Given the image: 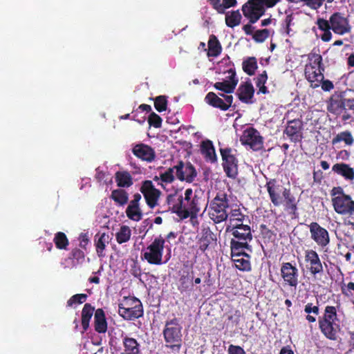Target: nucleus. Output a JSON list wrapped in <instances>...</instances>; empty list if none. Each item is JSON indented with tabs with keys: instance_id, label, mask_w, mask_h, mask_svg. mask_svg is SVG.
<instances>
[{
	"instance_id": "nucleus-8",
	"label": "nucleus",
	"mask_w": 354,
	"mask_h": 354,
	"mask_svg": "<svg viewBox=\"0 0 354 354\" xmlns=\"http://www.w3.org/2000/svg\"><path fill=\"white\" fill-rule=\"evenodd\" d=\"M118 313L126 320H134L143 316V307L136 297L126 298L124 304L119 305Z\"/></svg>"
},
{
	"instance_id": "nucleus-4",
	"label": "nucleus",
	"mask_w": 354,
	"mask_h": 354,
	"mask_svg": "<svg viewBox=\"0 0 354 354\" xmlns=\"http://www.w3.org/2000/svg\"><path fill=\"white\" fill-rule=\"evenodd\" d=\"M330 194L335 212L339 215H348L351 218L348 224L354 230V201L351 196L346 194L341 186L333 187Z\"/></svg>"
},
{
	"instance_id": "nucleus-21",
	"label": "nucleus",
	"mask_w": 354,
	"mask_h": 354,
	"mask_svg": "<svg viewBox=\"0 0 354 354\" xmlns=\"http://www.w3.org/2000/svg\"><path fill=\"white\" fill-rule=\"evenodd\" d=\"M216 242V237L209 227H203L199 236H197L196 244L198 250L201 254H204L206 250L213 247Z\"/></svg>"
},
{
	"instance_id": "nucleus-20",
	"label": "nucleus",
	"mask_w": 354,
	"mask_h": 354,
	"mask_svg": "<svg viewBox=\"0 0 354 354\" xmlns=\"http://www.w3.org/2000/svg\"><path fill=\"white\" fill-rule=\"evenodd\" d=\"M176 169V176L180 181L192 183L197 176L195 167L190 163H184L182 160L174 166Z\"/></svg>"
},
{
	"instance_id": "nucleus-9",
	"label": "nucleus",
	"mask_w": 354,
	"mask_h": 354,
	"mask_svg": "<svg viewBox=\"0 0 354 354\" xmlns=\"http://www.w3.org/2000/svg\"><path fill=\"white\" fill-rule=\"evenodd\" d=\"M222 158V166L226 176L235 179L238 176V159L236 157V150L230 147L220 148Z\"/></svg>"
},
{
	"instance_id": "nucleus-49",
	"label": "nucleus",
	"mask_w": 354,
	"mask_h": 354,
	"mask_svg": "<svg viewBox=\"0 0 354 354\" xmlns=\"http://www.w3.org/2000/svg\"><path fill=\"white\" fill-rule=\"evenodd\" d=\"M176 169L173 167L168 168L164 173L160 174V180L167 184L171 183L175 180L174 172Z\"/></svg>"
},
{
	"instance_id": "nucleus-16",
	"label": "nucleus",
	"mask_w": 354,
	"mask_h": 354,
	"mask_svg": "<svg viewBox=\"0 0 354 354\" xmlns=\"http://www.w3.org/2000/svg\"><path fill=\"white\" fill-rule=\"evenodd\" d=\"M280 272L285 285L294 288L297 286L299 283V270L296 266L290 262L282 263Z\"/></svg>"
},
{
	"instance_id": "nucleus-56",
	"label": "nucleus",
	"mask_w": 354,
	"mask_h": 354,
	"mask_svg": "<svg viewBox=\"0 0 354 354\" xmlns=\"http://www.w3.org/2000/svg\"><path fill=\"white\" fill-rule=\"evenodd\" d=\"M79 241L80 247L84 250H86V245L88 244L89 242V238L87 234L81 233L79 236Z\"/></svg>"
},
{
	"instance_id": "nucleus-18",
	"label": "nucleus",
	"mask_w": 354,
	"mask_h": 354,
	"mask_svg": "<svg viewBox=\"0 0 354 354\" xmlns=\"http://www.w3.org/2000/svg\"><path fill=\"white\" fill-rule=\"evenodd\" d=\"M265 187L274 206L279 207L281 205L283 204V191L286 188L279 185L274 178L268 180Z\"/></svg>"
},
{
	"instance_id": "nucleus-46",
	"label": "nucleus",
	"mask_w": 354,
	"mask_h": 354,
	"mask_svg": "<svg viewBox=\"0 0 354 354\" xmlns=\"http://www.w3.org/2000/svg\"><path fill=\"white\" fill-rule=\"evenodd\" d=\"M235 266L238 270L243 272H248L252 269L250 258H246L245 257L236 259Z\"/></svg>"
},
{
	"instance_id": "nucleus-15",
	"label": "nucleus",
	"mask_w": 354,
	"mask_h": 354,
	"mask_svg": "<svg viewBox=\"0 0 354 354\" xmlns=\"http://www.w3.org/2000/svg\"><path fill=\"white\" fill-rule=\"evenodd\" d=\"M242 145H248L254 150H260L263 147V138L259 132L253 127H249L244 130L240 139Z\"/></svg>"
},
{
	"instance_id": "nucleus-28",
	"label": "nucleus",
	"mask_w": 354,
	"mask_h": 354,
	"mask_svg": "<svg viewBox=\"0 0 354 354\" xmlns=\"http://www.w3.org/2000/svg\"><path fill=\"white\" fill-rule=\"evenodd\" d=\"M123 351L120 354H141L140 344L133 337H122Z\"/></svg>"
},
{
	"instance_id": "nucleus-26",
	"label": "nucleus",
	"mask_w": 354,
	"mask_h": 354,
	"mask_svg": "<svg viewBox=\"0 0 354 354\" xmlns=\"http://www.w3.org/2000/svg\"><path fill=\"white\" fill-rule=\"evenodd\" d=\"M282 205H283L286 212L292 215L293 218L297 217V201L290 189H284Z\"/></svg>"
},
{
	"instance_id": "nucleus-45",
	"label": "nucleus",
	"mask_w": 354,
	"mask_h": 354,
	"mask_svg": "<svg viewBox=\"0 0 354 354\" xmlns=\"http://www.w3.org/2000/svg\"><path fill=\"white\" fill-rule=\"evenodd\" d=\"M127 216L133 221H139L142 218V212L140 207H127Z\"/></svg>"
},
{
	"instance_id": "nucleus-47",
	"label": "nucleus",
	"mask_w": 354,
	"mask_h": 354,
	"mask_svg": "<svg viewBox=\"0 0 354 354\" xmlns=\"http://www.w3.org/2000/svg\"><path fill=\"white\" fill-rule=\"evenodd\" d=\"M269 30L265 28L256 30L252 35V38L257 43H263L269 37Z\"/></svg>"
},
{
	"instance_id": "nucleus-38",
	"label": "nucleus",
	"mask_w": 354,
	"mask_h": 354,
	"mask_svg": "<svg viewBox=\"0 0 354 354\" xmlns=\"http://www.w3.org/2000/svg\"><path fill=\"white\" fill-rule=\"evenodd\" d=\"M242 16L239 10L225 13V24L230 28H234L241 24Z\"/></svg>"
},
{
	"instance_id": "nucleus-44",
	"label": "nucleus",
	"mask_w": 354,
	"mask_h": 354,
	"mask_svg": "<svg viewBox=\"0 0 354 354\" xmlns=\"http://www.w3.org/2000/svg\"><path fill=\"white\" fill-rule=\"evenodd\" d=\"M69 259L73 260L74 265L82 263L85 259V254L80 248H73L69 254Z\"/></svg>"
},
{
	"instance_id": "nucleus-31",
	"label": "nucleus",
	"mask_w": 354,
	"mask_h": 354,
	"mask_svg": "<svg viewBox=\"0 0 354 354\" xmlns=\"http://www.w3.org/2000/svg\"><path fill=\"white\" fill-rule=\"evenodd\" d=\"M94 328L98 333H105L107 330V322L102 308H97L94 313Z\"/></svg>"
},
{
	"instance_id": "nucleus-12",
	"label": "nucleus",
	"mask_w": 354,
	"mask_h": 354,
	"mask_svg": "<svg viewBox=\"0 0 354 354\" xmlns=\"http://www.w3.org/2000/svg\"><path fill=\"white\" fill-rule=\"evenodd\" d=\"M310 238L321 248H326L330 241L328 230L317 222H312L309 225Z\"/></svg>"
},
{
	"instance_id": "nucleus-53",
	"label": "nucleus",
	"mask_w": 354,
	"mask_h": 354,
	"mask_svg": "<svg viewBox=\"0 0 354 354\" xmlns=\"http://www.w3.org/2000/svg\"><path fill=\"white\" fill-rule=\"evenodd\" d=\"M268 80V75L266 71H264L262 73L259 74L255 79L256 86L259 87L261 86H264Z\"/></svg>"
},
{
	"instance_id": "nucleus-25",
	"label": "nucleus",
	"mask_w": 354,
	"mask_h": 354,
	"mask_svg": "<svg viewBox=\"0 0 354 354\" xmlns=\"http://www.w3.org/2000/svg\"><path fill=\"white\" fill-rule=\"evenodd\" d=\"M347 98H344L342 95H333L328 104V111L336 115H339L346 109Z\"/></svg>"
},
{
	"instance_id": "nucleus-62",
	"label": "nucleus",
	"mask_w": 354,
	"mask_h": 354,
	"mask_svg": "<svg viewBox=\"0 0 354 354\" xmlns=\"http://www.w3.org/2000/svg\"><path fill=\"white\" fill-rule=\"evenodd\" d=\"M252 24H248L243 26V30L247 35H253V30L254 29V27L252 26Z\"/></svg>"
},
{
	"instance_id": "nucleus-2",
	"label": "nucleus",
	"mask_w": 354,
	"mask_h": 354,
	"mask_svg": "<svg viewBox=\"0 0 354 354\" xmlns=\"http://www.w3.org/2000/svg\"><path fill=\"white\" fill-rule=\"evenodd\" d=\"M316 24L318 28L324 32L320 38L324 42H328L332 39L330 30L339 35L349 33L351 30V26L348 17L345 14L339 12L332 14L328 20L318 18Z\"/></svg>"
},
{
	"instance_id": "nucleus-52",
	"label": "nucleus",
	"mask_w": 354,
	"mask_h": 354,
	"mask_svg": "<svg viewBox=\"0 0 354 354\" xmlns=\"http://www.w3.org/2000/svg\"><path fill=\"white\" fill-rule=\"evenodd\" d=\"M290 2L299 3L303 2L306 6L313 10H317L322 7L318 0H288Z\"/></svg>"
},
{
	"instance_id": "nucleus-11",
	"label": "nucleus",
	"mask_w": 354,
	"mask_h": 354,
	"mask_svg": "<svg viewBox=\"0 0 354 354\" xmlns=\"http://www.w3.org/2000/svg\"><path fill=\"white\" fill-rule=\"evenodd\" d=\"M140 191L142 194L147 205L151 209L154 208L158 205L161 192L155 187L151 180L142 181Z\"/></svg>"
},
{
	"instance_id": "nucleus-58",
	"label": "nucleus",
	"mask_w": 354,
	"mask_h": 354,
	"mask_svg": "<svg viewBox=\"0 0 354 354\" xmlns=\"http://www.w3.org/2000/svg\"><path fill=\"white\" fill-rule=\"evenodd\" d=\"M236 0H223V14L225 13V9L234 7L236 5Z\"/></svg>"
},
{
	"instance_id": "nucleus-27",
	"label": "nucleus",
	"mask_w": 354,
	"mask_h": 354,
	"mask_svg": "<svg viewBox=\"0 0 354 354\" xmlns=\"http://www.w3.org/2000/svg\"><path fill=\"white\" fill-rule=\"evenodd\" d=\"M254 93V88L250 81L241 83L236 91L239 100L245 104H251Z\"/></svg>"
},
{
	"instance_id": "nucleus-51",
	"label": "nucleus",
	"mask_w": 354,
	"mask_h": 354,
	"mask_svg": "<svg viewBox=\"0 0 354 354\" xmlns=\"http://www.w3.org/2000/svg\"><path fill=\"white\" fill-rule=\"evenodd\" d=\"M162 120L160 116L154 112L150 113L148 118V122L150 126L155 128H160L162 125Z\"/></svg>"
},
{
	"instance_id": "nucleus-17",
	"label": "nucleus",
	"mask_w": 354,
	"mask_h": 354,
	"mask_svg": "<svg viewBox=\"0 0 354 354\" xmlns=\"http://www.w3.org/2000/svg\"><path fill=\"white\" fill-rule=\"evenodd\" d=\"M226 232H230L236 241L249 243L253 238L250 226L241 223L227 226Z\"/></svg>"
},
{
	"instance_id": "nucleus-22",
	"label": "nucleus",
	"mask_w": 354,
	"mask_h": 354,
	"mask_svg": "<svg viewBox=\"0 0 354 354\" xmlns=\"http://www.w3.org/2000/svg\"><path fill=\"white\" fill-rule=\"evenodd\" d=\"M303 122L299 119H294L288 122L284 133L293 142H300L303 138Z\"/></svg>"
},
{
	"instance_id": "nucleus-23",
	"label": "nucleus",
	"mask_w": 354,
	"mask_h": 354,
	"mask_svg": "<svg viewBox=\"0 0 354 354\" xmlns=\"http://www.w3.org/2000/svg\"><path fill=\"white\" fill-rule=\"evenodd\" d=\"M227 73L229 74V76L227 77L228 80L217 82L214 84V87L217 90L221 91L228 94L234 92L239 82V79L236 77L234 68H230L227 70Z\"/></svg>"
},
{
	"instance_id": "nucleus-43",
	"label": "nucleus",
	"mask_w": 354,
	"mask_h": 354,
	"mask_svg": "<svg viewBox=\"0 0 354 354\" xmlns=\"http://www.w3.org/2000/svg\"><path fill=\"white\" fill-rule=\"evenodd\" d=\"M131 232L129 226L122 225L121 226L119 232L115 234V239L118 243L122 244L127 242L131 237Z\"/></svg>"
},
{
	"instance_id": "nucleus-48",
	"label": "nucleus",
	"mask_w": 354,
	"mask_h": 354,
	"mask_svg": "<svg viewBox=\"0 0 354 354\" xmlns=\"http://www.w3.org/2000/svg\"><path fill=\"white\" fill-rule=\"evenodd\" d=\"M154 106L158 112H162L167 110V100L165 95H159L154 99Z\"/></svg>"
},
{
	"instance_id": "nucleus-39",
	"label": "nucleus",
	"mask_w": 354,
	"mask_h": 354,
	"mask_svg": "<svg viewBox=\"0 0 354 354\" xmlns=\"http://www.w3.org/2000/svg\"><path fill=\"white\" fill-rule=\"evenodd\" d=\"M229 214V225H233L237 223H243L244 221L248 218V216L244 214L240 208H234L231 209L230 212H228Z\"/></svg>"
},
{
	"instance_id": "nucleus-55",
	"label": "nucleus",
	"mask_w": 354,
	"mask_h": 354,
	"mask_svg": "<svg viewBox=\"0 0 354 354\" xmlns=\"http://www.w3.org/2000/svg\"><path fill=\"white\" fill-rule=\"evenodd\" d=\"M210 5L212 8L217 11L219 14H223V3L221 2V0H209Z\"/></svg>"
},
{
	"instance_id": "nucleus-5",
	"label": "nucleus",
	"mask_w": 354,
	"mask_h": 354,
	"mask_svg": "<svg viewBox=\"0 0 354 354\" xmlns=\"http://www.w3.org/2000/svg\"><path fill=\"white\" fill-rule=\"evenodd\" d=\"M281 0H248L241 8L243 16L249 23L255 24L265 15L266 8H270Z\"/></svg>"
},
{
	"instance_id": "nucleus-50",
	"label": "nucleus",
	"mask_w": 354,
	"mask_h": 354,
	"mask_svg": "<svg viewBox=\"0 0 354 354\" xmlns=\"http://www.w3.org/2000/svg\"><path fill=\"white\" fill-rule=\"evenodd\" d=\"M87 297V295L84 293L74 295L67 301V306L71 307L73 304H83L86 301Z\"/></svg>"
},
{
	"instance_id": "nucleus-63",
	"label": "nucleus",
	"mask_w": 354,
	"mask_h": 354,
	"mask_svg": "<svg viewBox=\"0 0 354 354\" xmlns=\"http://www.w3.org/2000/svg\"><path fill=\"white\" fill-rule=\"evenodd\" d=\"M346 290H354V282L348 283L346 288L342 287V292L344 295H348Z\"/></svg>"
},
{
	"instance_id": "nucleus-59",
	"label": "nucleus",
	"mask_w": 354,
	"mask_h": 354,
	"mask_svg": "<svg viewBox=\"0 0 354 354\" xmlns=\"http://www.w3.org/2000/svg\"><path fill=\"white\" fill-rule=\"evenodd\" d=\"M313 180L315 183H320L323 179V173L321 170L314 171L313 173Z\"/></svg>"
},
{
	"instance_id": "nucleus-41",
	"label": "nucleus",
	"mask_w": 354,
	"mask_h": 354,
	"mask_svg": "<svg viewBox=\"0 0 354 354\" xmlns=\"http://www.w3.org/2000/svg\"><path fill=\"white\" fill-rule=\"evenodd\" d=\"M340 142H344L347 145H352L354 142V138L349 131H345L337 133L332 140L333 145Z\"/></svg>"
},
{
	"instance_id": "nucleus-54",
	"label": "nucleus",
	"mask_w": 354,
	"mask_h": 354,
	"mask_svg": "<svg viewBox=\"0 0 354 354\" xmlns=\"http://www.w3.org/2000/svg\"><path fill=\"white\" fill-rule=\"evenodd\" d=\"M227 354H246V353L241 346L230 344L227 348Z\"/></svg>"
},
{
	"instance_id": "nucleus-42",
	"label": "nucleus",
	"mask_w": 354,
	"mask_h": 354,
	"mask_svg": "<svg viewBox=\"0 0 354 354\" xmlns=\"http://www.w3.org/2000/svg\"><path fill=\"white\" fill-rule=\"evenodd\" d=\"M53 241L59 250H66L69 244L66 235L62 232H58L55 234Z\"/></svg>"
},
{
	"instance_id": "nucleus-61",
	"label": "nucleus",
	"mask_w": 354,
	"mask_h": 354,
	"mask_svg": "<svg viewBox=\"0 0 354 354\" xmlns=\"http://www.w3.org/2000/svg\"><path fill=\"white\" fill-rule=\"evenodd\" d=\"M175 326H180L178 320L176 318L166 321L165 328H171Z\"/></svg>"
},
{
	"instance_id": "nucleus-14",
	"label": "nucleus",
	"mask_w": 354,
	"mask_h": 354,
	"mask_svg": "<svg viewBox=\"0 0 354 354\" xmlns=\"http://www.w3.org/2000/svg\"><path fill=\"white\" fill-rule=\"evenodd\" d=\"M182 327L175 326L164 328L162 334L166 346L178 351L182 346Z\"/></svg>"
},
{
	"instance_id": "nucleus-35",
	"label": "nucleus",
	"mask_w": 354,
	"mask_h": 354,
	"mask_svg": "<svg viewBox=\"0 0 354 354\" xmlns=\"http://www.w3.org/2000/svg\"><path fill=\"white\" fill-rule=\"evenodd\" d=\"M110 198L120 206L125 205L129 201V194L122 188L113 189L111 192Z\"/></svg>"
},
{
	"instance_id": "nucleus-19",
	"label": "nucleus",
	"mask_w": 354,
	"mask_h": 354,
	"mask_svg": "<svg viewBox=\"0 0 354 354\" xmlns=\"http://www.w3.org/2000/svg\"><path fill=\"white\" fill-rule=\"evenodd\" d=\"M220 95L223 97L224 100L218 97L214 92H209L205 97V101L212 107L219 109L222 111L228 110L233 102V96L223 93H221Z\"/></svg>"
},
{
	"instance_id": "nucleus-10",
	"label": "nucleus",
	"mask_w": 354,
	"mask_h": 354,
	"mask_svg": "<svg viewBox=\"0 0 354 354\" xmlns=\"http://www.w3.org/2000/svg\"><path fill=\"white\" fill-rule=\"evenodd\" d=\"M165 240L161 236L156 238L147 247V250L144 253V259L150 264L160 265Z\"/></svg>"
},
{
	"instance_id": "nucleus-6",
	"label": "nucleus",
	"mask_w": 354,
	"mask_h": 354,
	"mask_svg": "<svg viewBox=\"0 0 354 354\" xmlns=\"http://www.w3.org/2000/svg\"><path fill=\"white\" fill-rule=\"evenodd\" d=\"M230 200L227 194L218 192L211 201L209 207V216L214 223H221L227 220Z\"/></svg>"
},
{
	"instance_id": "nucleus-13",
	"label": "nucleus",
	"mask_w": 354,
	"mask_h": 354,
	"mask_svg": "<svg viewBox=\"0 0 354 354\" xmlns=\"http://www.w3.org/2000/svg\"><path fill=\"white\" fill-rule=\"evenodd\" d=\"M306 267L310 275L316 278L324 273V268L317 252L313 250L305 251Z\"/></svg>"
},
{
	"instance_id": "nucleus-3",
	"label": "nucleus",
	"mask_w": 354,
	"mask_h": 354,
	"mask_svg": "<svg viewBox=\"0 0 354 354\" xmlns=\"http://www.w3.org/2000/svg\"><path fill=\"white\" fill-rule=\"evenodd\" d=\"M341 322L335 306H326L322 316L318 317L319 329L328 339L337 341L341 331Z\"/></svg>"
},
{
	"instance_id": "nucleus-7",
	"label": "nucleus",
	"mask_w": 354,
	"mask_h": 354,
	"mask_svg": "<svg viewBox=\"0 0 354 354\" xmlns=\"http://www.w3.org/2000/svg\"><path fill=\"white\" fill-rule=\"evenodd\" d=\"M308 59L309 63L305 66L304 74L310 86L315 88L320 86L321 82L324 79L322 57L319 54L310 53Z\"/></svg>"
},
{
	"instance_id": "nucleus-30",
	"label": "nucleus",
	"mask_w": 354,
	"mask_h": 354,
	"mask_svg": "<svg viewBox=\"0 0 354 354\" xmlns=\"http://www.w3.org/2000/svg\"><path fill=\"white\" fill-rule=\"evenodd\" d=\"M201 151L207 162L214 163L217 161V156L212 141L209 140L203 141L201 145Z\"/></svg>"
},
{
	"instance_id": "nucleus-36",
	"label": "nucleus",
	"mask_w": 354,
	"mask_h": 354,
	"mask_svg": "<svg viewBox=\"0 0 354 354\" xmlns=\"http://www.w3.org/2000/svg\"><path fill=\"white\" fill-rule=\"evenodd\" d=\"M251 250V246L246 242L236 241V240L232 239L230 241V250L231 253L234 254H245L246 258H250V256L247 254L244 250Z\"/></svg>"
},
{
	"instance_id": "nucleus-29",
	"label": "nucleus",
	"mask_w": 354,
	"mask_h": 354,
	"mask_svg": "<svg viewBox=\"0 0 354 354\" xmlns=\"http://www.w3.org/2000/svg\"><path fill=\"white\" fill-rule=\"evenodd\" d=\"M332 171L342 176L346 180H354V169L346 163L340 162L333 165Z\"/></svg>"
},
{
	"instance_id": "nucleus-34",
	"label": "nucleus",
	"mask_w": 354,
	"mask_h": 354,
	"mask_svg": "<svg viewBox=\"0 0 354 354\" xmlns=\"http://www.w3.org/2000/svg\"><path fill=\"white\" fill-rule=\"evenodd\" d=\"M208 46V51L207 56L208 57H218L222 51V46L220 44L218 39L214 35H211L209 38V41L207 43Z\"/></svg>"
},
{
	"instance_id": "nucleus-64",
	"label": "nucleus",
	"mask_w": 354,
	"mask_h": 354,
	"mask_svg": "<svg viewBox=\"0 0 354 354\" xmlns=\"http://www.w3.org/2000/svg\"><path fill=\"white\" fill-rule=\"evenodd\" d=\"M279 354H294V352L289 346H286L281 349Z\"/></svg>"
},
{
	"instance_id": "nucleus-32",
	"label": "nucleus",
	"mask_w": 354,
	"mask_h": 354,
	"mask_svg": "<svg viewBox=\"0 0 354 354\" xmlns=\"http://www.w3.org/2000/svg\"><path fill=\"white\" fill-rule=\"evenodd\" d=\"M115 181L120 188H129L133 184V179L128 171H118L115 174Z\"/></svg>"
},
{
	"instance_id": "nucleus-24",
	"label": "nucleus",
	"mask_w": 354,
	"mask_h": 354,
	"mask_svg": "<svg viewBox=\"0 0 354 354\" xmlns=\"http://www.w3.org/2000/svg\"><path fill=\"white\" fill-rule=\"evenodd\" d=\"M132 153L138 158L147 162H151L156 158L155 150L143 143L136 144L132 148Z\"/></svg>"
},
{
	"instance_id": "nucleus-1",
	"label": "nucleus",
	"mask_w": 354,
	"mask_h": 354,
	"mask_svg": "<svg viewBox=\"0 0 354 354\" xmlns=\"http://www.w3.org/2000/svg\"><path fill=\"white\" fill-rule=\"evenodd\" d=\"M201 198L194 194L192 189L188 188L183 195L169 194L167 203L171 205L170 209L181 219L194 218L199 213Z\"/></svg>"
},
{
	"instance_id": "nucleus-37",
	"label": "nucleus",
	"mask_w": 354,
	"mask_h": 354,
	"mask_svg": "<svg viewBox=\"0 0 354 354\" xmlns=\"http://www.w3.org/2000/svg\"><path fill=\"white\" fill-rule=\"evenodd\" d=\"M98 234L95 236V248L96 252L99 257H104L105 254L104 253V250L106 248V244L109 241V236L106 233H102L99 235L98 239H97Z\"/></svg>"
},
{
	"instance_id": "nucleus-60",
	"label": "nucleus",
	"mask_w": 354,
	"mask_h": 354,
	"mask_svg": "<svg viewBox=\"0 0 354 354\" xmlns=\"http://www.w3.org/2000/svg\"><path fill=\"white\" fill-rule=\"evenodd\" d=\"M241 313L239 310H236L234 314L228 317V320L232 321L235 324H238L239 322Z\"/></svg>"
},
{
	"instance_id": "nucleus-57",
	"label": "nucleus",
	"mask_w": 354,
	"mask_h": 354,
	"mask_svg": "<svg viewBox=\"0 0 354 354\" xmlns=\"http://www.w3.org/2000/svg\"><path fill=\"white\" fill-rule=\"evenodd\" d=\"M322 88L324 91H330L334 88L333 82L329 80H323L321 82Z\"/></svg>"
},
{
	"instance_id": "nucleus-33",
	"label": "nucleus",
	"mask_w": 354,
	"mask_h": 354,
	"mask_svg": "<svg viewBox=\"0 0 354 354\" xmlns=\"http://www.w3.org/2000/svg\"><path fill=\"white\" fill-rule=\"evenodd\" d=\"M96 310L88 303L84 304L81 313V324L83 328V333L86 331L89 328V323L93 313Z\"/></svg>"
},
{
	"instance_id": "nucleus-40",
	"label": "nucleus",
	"mask_w": 354,
	"mask_h": 354,
	"mask_svg": "<svg viewBox=\"0 0 354 354\" xmlns=\"http://www.w3.org/2000/svg\"><path fill=\"white\" fill-rule=\"evenodd\" d=\"M242 68L247 75L250 76L254 75L258 68L257 59L254 57H248L243 62Z\"/></svg>"
}]
</instances>
